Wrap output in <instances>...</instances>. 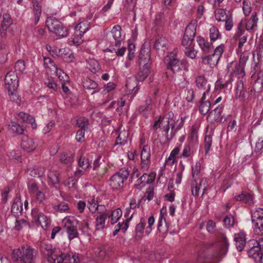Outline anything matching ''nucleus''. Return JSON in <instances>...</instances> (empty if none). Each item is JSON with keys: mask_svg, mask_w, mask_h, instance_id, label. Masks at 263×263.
<instances>
[{"mask_svg": "<svg viewBox=\"0 0 263 263\" xmlns=\"http://www.w3.org/2000/svg\"><path fill=\"white\" fill-rule=\"evenodd\" d=\"M11 24L12 18L10 14L7 13H4L1 27L3 28H8Z\"/></svg>", "mask_w": 263, "mask_h": 263, "instance_id": "obj_42", "label": "nucleus"}, {"mask_svg": "<svg viewBox=\"0 0 263 263\" xmlns=\"http://www.w3.org/2000/svg\"><path fill=\"white\" fill-rule=\"evenodd\" d=\"M154 195V189L152 186H149L148 187L145 192V196L146 199L150 201L151 200Z\"/></svg>", "mask_w": 263, "mask_h": 263, "instance_id": "obj_63", "label": "nucleus"}, {"mask_svg": "<svg viewBox=\"0 0 263 263\" xmlns=\"http://www.w3.org/2000/svg\"><path fill=\"white\" fill-rule=\"evenodd\" d=\"M254 243H252L253 246L248 250V254L250 257L253 258L256 263H258L261 259L260 256L262 254V251L260 248L255 243V241L253 240Z\"/></svg>", "mask_w": 263, "mask_h": 263, "instance_id": "obj_14", "label": "nucleus"}, {"mask_svg": "<svg viewBox=\"0 0 263 263\" xmlns=\"http://www.w3.org/2000/svg\"><path fill=\"white\" fill-rule=\"evenodd\" d=\"M128 133L127 131L124 130L121 132L116 140L115 145H124L127 142V137Z\"/></svg>", "mask_w": 263, "mask_h": 263, "instance_id": "obj_33", "label": "nucleus"}, {"mask_svg": "<svg viewBox=\"0 0 263 263\" xmlns=\"http://www.w3.org/2000/svg\"><path fill=\"white\" fill-rule=\"evenodd\" d=\"M97 211L99 214V215H108L109 212L106 208V206L104 205L99 204L97 205Z\"/></svg>", "mask_w": 263, "mask_h": 263, "instance_id": "obj_60", "label": "nucleus"}, {"mask_svg": "<svg viewBox=\"0 0 263 263\" xmlns=\"http://www.w3.org/2000/svg\"><path fill=\"white\" fill-rule=\"evenodd\" d=\"M44 171L45 169L43 167H30L27 168L26 170L27 173L34 177H40L42 176Z\"/></svg>", "mask_w": 263, "mask_h": 263, "instance_id": "obj_32", "label": "nucleus"}, {"mask_svg": "<svg viewBox=\"0 0 263 263\" xmlns=\"http://www.w3.org/2000/svg\"><path fill=\"white\" fill-rule=\"evenodd\" d=\"M163 123L164 124L163 125H162V126H161L160 128L165 132L166 138L167 140L168 141L171 140L173 138V137L175 136V132H174H174L173 131L174 128H175V125L174 124L171 125L172 131L171 132L170 136H169L168 131L170 130V124H169L168 120H164L163 122Z\"/></svg>", "mask_w": 263, "mask_h": 263, "instance_id": "obj_27", "label": "nucleus"}, {"mask_svg": "<svg viewBox=\"0 0 263 263\" xmlns=\"http://www.w3.org/2000/svg\"><path fill=\"white\" fill-rule=\"evenodd\" d=\"M14 229L17 231H20L24 226L27 225V223L26 220L21 219H16Z\"/></svg>", "mask_w": 263, "mask_h": 263, "instance_id": "obj_59", "label": "nucleus"}, {"mask_svg": "<svg viewBox=\"0 0 263 263\" xmlns=\"http://www.w3.org/2000/svg\"><path fill=\"white\" fill-rule=\"evenodd\" d=\"M6 89L11 95L15 91L18 86V79L14 71H9L5 76L4 80Z\"/></svg>", "mask_w": 263, "mask_h": 263, "instance_id": "obj_8", "label": "nucleus"}, {"mask_svg": "<svg viewBox=\"0 0 263 263\" xmlns=\"http://www.w3.org/2000/svg\"><path fill=\"white\" fill-rule=\"evenodd\" d=\"M154 180V176L151 175L144 174L139 179V183H145L147 184L152 183Z\"/></svg>", "mask_w": 263, "mask_h": 263, "instance_id": "obj_48", "label": "nucleus"}, {"mask_svg": "<svg viewBox=\"0 0 263 263\" xmlns=\"http://www.w3.org/2000/svg\"><path fill=\"white\" fill-rule=\"evenodd\" d=\"M37 247L39 248L41 252L47 258L52 256L53 252V247L48 240H41L37 243Z\"/></svg>", "mask_w": 263, "mask_h": 263, "instance_id": "obj_12", "label": "nucleus"}, {"mask_svg": "<svg viewBox=\"0 0 263 263\" xmlns=\"http://www.w3.org/2000/svg\"><path fill=\"white\" fill-rule=\"evenodd\" d=\"M53 72L57 73L59 80L61 81L63 91L66 93V83L64 80V78L66 77V73L63 70L58 68H57L55 71H53Z\"/></svg>", "mask_w": 263, "mask_h": 263, "instance_id": "obj_41", "label": "nucleus"}, {"mask_svg": "<svg viewBox=\"0 0 263 263\" xmlns=\"http://www.w3.org/2000/svg\"><path fill=\"white\" fill-rule=\"evenodd\" d=\"M255 219L263 220V209L259 208L252 213V221L254 224L255 223Z\"/></svg>", "mask_w": 263, "mask_h": 263, "instance_id": "obj_45", "label": "nucleus"}, {"mask_svg": "<svg viewBox=\"0 0 263 263\" xmlns=\"http://www.w3.org/2000/svg\"><path fill=\"white\" fill-rule=\"evenodd\" d=\"M223 221L226 226L232 227L234 225V217L231 215H227L225 217Z\"/></svg>", "mask_w": 263, "mask_h": 263, "instance_id": "obj_61", "label": "nucleus"}, {"mask_svg": "<svg viewBox=\"0 0 263 263\" xmlns=\"http://www.w3.org/2000/svg\"><path fill=\"white\" fill-rule=\"evenodd\" d=\"M37 254V251L29 246H23L14 250L12 259L14 263H33Z\"/></svg>", "mask_w": 263, "mask_h": 263, "instance_id": "obj_1", "label": "nucleus"}, {"mask_svg": "<svg viewBox=\"0 0 263 263\" xmlns=\"http://www.w3.org/2000/svg\"><path fill=\"white\" fill-rule=\"evenodd\" d=\"M150 69L140 67V70L136 77H135L139 81H144L148 76Z\"/></svg>", "mask_w": 263, "mask_h": 263, "instance_id": "obj_35", "label": "nucleus"}, {"mask_svg": "<svg viewBox=\"0 0 263 263\" xmlns=\"http://www.w3.org/2000/svg\"><path fill=\"white\" fill-rule=\"evenodd\" d=\"M236 91V98L241 101H246L250 97V92L242 80L237 82Z\"/></svg>", "mask_w": 263, "mask_h": 263, "instance_id": "obj_13", "label": "nucleus"}, {"mask_svg": "<svg viewBox=\"0 0 263 263\" xmlns=\"http://www.w3.org/2000/svg\"><path fill=\"white\" fill-rule=\"evenodd\" d=\"M88 124V120L85 117H81L77 120V125L81 128L85 129Z\"/></svg>", "mask_w": 263, "mask_h": 263, "instance_id": "obj_58", "label": "nucleus"}, {"mask_svg": "<svg viewBox=\"0 0 263 263\" xmlns=\"http://www.w3.org/2000/svg\"><path fill=\"white\" fill-rule=\"evenodd\" d=\"M37 220L39 224L43 229H46L50 222L48 218L41 212L37 214Z\"/></svg>", "mask_w": 263, "mask_h": 263, "instance_id": "obj_37", "label": "nucleus"}, {"mask_svg": "<svg viewBox=\"0 0 263 263\" xmlns=\"http://www.w3.org/2000/svg\"><path fill=\"white\" fill-rule=\"evenodd\" d=\"M193 41L194 40L183 36L181 43L182 45L185 48V54L192 59L195 58L197 53L194 49V46L192 45Z\"/></svg>", "mask_w": 263, "mask_h": 263, "instance_id": "obj_10", "label": "nucleus"}, {"mask_svg": "<svg viewBox=\"0 0 263 263\" xmlns=\"http://www.w3.org/2000/svg\"><path fill=\"white\" fill-rule=\"evenodd\" d=\"M133 215V214H132L130 217L127 218L125 220L123 221L122 223L119 222L117 224V227L120 228V230H121L123 233H125L128 228V223L132 218Z\"/></svg>", "mask_w": 263, "mask_h": 263, "instance_id": "obj_49", "label": "nucleus"}, {"mask_svg": "<svg viewBox=\"0 0 263 263\" xmlns=\"http://www.w3.org/2000/svg\"><path fill=\"white\" fill-rule=\"evenodd\" d=\"M78 165L83 169H86L90 166L88 159L84 157L81 156L78 161Z\"/></svg>", "mask_w": 263, "mask_h": 263, "instance_id": "obj_52", "label": "nucleus"}, {"mask_svg": "<svg viewBox=\"0 0 263 263\" xmlns=\"http://www.w3.org/2000/svg\"><path fill=\"white\" fill-rule=\"evenodd\" d=\"M48 177L51 183L53 185H55L60 182L59 174L55 172L49 171Z\"/></svg>", "mask_w": 263, "mask_h": 263, "instance_id": "obj_40", "label": "nucleus"}, {"mask_svg": "<svg viewBox=\"0 0 263 263\" xmlns=\"http://www.w3.org/2000/svg\"><path fill=\"white\" fill-rule=\"evenodd\" d=\"M82 84L85 88L88 89H95L98 87V84L93 80L89 78L84 79Z\"/></svg>", "mask_w": 263, "mask_h": 263, "instance_id": "obj_34", "label": "nucleus"}, {"mask_svg": "<svg viewBox=\"0 0 263 263\" xmlns=\"http://www.w3.org/2000/svg\"><path fill=\"white\" fill-rule=\"evenodd\" d=\"M234 240L235 241V245L239 251H241L246 245V235L243 232H239L235 235Z\"/></svg>", "mask_w": 263, "mask_h": 263, "instance_id": "obj_20", "label": "nucleus"}, {"mask_svg": "<svg viewBox=\"0 0 263 263\" xmlns=\"http://www.w3.org/2000/svg\"><path fill=\"white\" fill-rule=\"evenodd\" d=\"M121 30V28L120 25H116L110 32L106 33V41L109 43L110 46L120 47L122 41Z\"/></svg>", "mask_w": 263, "mask_h": 263, "instance_id": "obj_6", "label": "nucleus"}, {"mask_svg": "<svg viewBox=\"0 0 263 263\" xmlns=\"http://www.w3.org/2000/svg\"><path fill=\"white\" fill-rule=\"evenodd\" d=\"M203 182V180L202 179L200 181L199 186L197 185V183L196 180H194V182L193 183L192 187V194L194 196H197L199 195L198 191L200 187H201V183Z\"/></svg>", "mask_w": 263, "mask_h": 263, "instance_id": "obj_57", "label": "nucleus"}, {"mask_svg": "<svg viewBox=\"0 0 263 263\" xmlns=\"http://www.w3.org/2000/svg\"><path fill=\"white\" fill-rule=\"evenodd\" d=\"M218 246L219 247V252L212 254L211 256H207L204 259L205 263L213 262L218 256H223L227 253L229 248V242L226 235L223 234H220L218 236Z\"/></svg>", "mask_w": 263, "mask_h": 263, "instance_id": "obj_4", "label": "nucleus"}, {"mask_svg": "<svg viewBox=\"0 0 263 263\" xmlns=\"http://www.w3.org/2000/svg\"><path fill=\"white\" fill-rule=\"evenodd\" d=\"M228 17L226 11L223 9H219L215 13V18L218 21H224Z\"/></svg>", "mask_w": 263, "mask_h": 263, "instance_id": "obj_47", "label": "nucleus"}, {"mask_svg": "<svg viewBox=\"0 0 263 263\" xmlns=\"http://www.w3.org/2000/svg\"><path fill=\"white\" fill-rule=\"evenodd\" d=\"M67 99L73 108L77 107L79 105V99L76 93L71 92L67 87Z\"/></svg>", "mask_w": 263, "mask_h": 263, "instance_id": "obj_26", "label": "nucleus"}, {"mask_svg": "<svg viewBox=\"0 0 263 263\" xmlns=\"http://www.w3.org/2000/svg\"><path fill=\"white\" fill-rule=\"evenodd\" d=\"M227 68L229 72L231 74L235 75L238 78H242L246 75L245 67L236 61H233L228 64Z\"/></svg>", "mask_w": 263, "mask_h": 263, "instance_id": "obj_11", "label": "nucleus"}, {"mask_svg": "<svg viewBox=\"0 0 263 263\" xmlns=\"http://www.w3.org/2000/svg\"><path fill=\"white\" fill-rule=\"evenodd\" d=\"M108 215H99L96 218V228L98 230H102L104 228L105 219Z\"/></svg>", "mask_w": 263, "mask_h": 263, "instance_id": "obj_39", "label": "nucleus"}, {"mask_svg": "<svg viewBox=\"0 0 263 263\" xmlns=\"http://www.w3.org/2000/svg\"><path fill=\"white\" fill-rule=\"evenodd\" d=\"M138 82L136 78H128L126 81V86L128 92L136 94L139 90L138 87Z\"/></svg>", "mask_w": 263, "mask_h": 263, "instance_id": "obj_21", "label": "nucleus"}, {"mask_svg": "<svg viewBox=\"0 0 263 263\" xmlns=\"http://www.w3.org/2000/svg\"><path fill=\"white\" fill-rule=\"evenodd\" d=\"M256 51L257 56L260 58H263V41H261L257 45Z\"/></svg>", "mask_w": 263, "mask_h": 263, "instance_id": "obj_64", "label": "nucleus"}, {"mask_svg": "<svg viewBox=\"0 0 263 263\" xmlns=\"http://www.w3.org/2000/svg\"><path fill=\"white\" fill-rule=\"evenodd\" d=\"M46 26L48 30L54 33L57 35L63 37L65 33L64 27L61 23L56 18L51 16L46 21Z\"/></svg>", "mask_w": 263, "mask_h": 263, "instance_id": "obj_7", "label": "nucleus"}, {"mask_svg": "<svg viewBox=\"0 0 263 263\" xmlns=\"http://www.w3.org/2000/svg\"><path fill=\"white\" fill-rule=\"evenodd\" d=\"M41 1L39 2L36 0L32 1L33 12L34 15V24H37L42 12Z\"/></svg>", "mask_w": 263, "mask_h": 263, "instance_id": "obj_22", "label": "nucleus"}, {"mask_svg": "<svg viewBox=\"0 0 263 263\" xmlns=\"http://www.w3.org/2000/svg\"><path fill=\"white\" fill-rule=\"evenodd\" d=\"M223 110V106L218 105L210 112L209 116H213L214 120L217 122H224L226 118L224 117V115L222 114Z\"/></svg>", "mask_w": 263, "mask_h": 263, "instance_id": "obj_17", "label": "nucleus"}, {"mask_svg": "<svg viewBox=\"0 0 263 263\" xmlns=\"http://www.w3.org/2000/svg\"><path fill=\"white\" fill-rule=\"evenodd\" d=\"M235 198L237 201H241L248 204L253 203V197L252 195L247 192H242Z\"/></svg>", "mask_w": 263, "mask_h": 263, "instance_id": "obj_28", "label": "nucleus"}, {"mask_svg": "<svg viewBox=\"0 0 263 263\" xmlns=\"http://www.w3.org/2000/svg\"><path fill=\"white\" fill-rule=\"evenodd\" d=\"M44 65L47 73L52 74V72L55 71L58 68L51 58L48 57L44 58Z\"/></svg>", "mask_w": 263, "mask_h": 263, "instance_id": "obj_25", "label": "nucleus"}, {"mask_svg": "<svg viewBox=\"0 0 263 263\" xmlns=\"http://www.w3.org/2000/svg\"><path fill=\"white\" fill-rule=\"evenodd\" d=\"M67 233L68 234V238L70 240L78 236L77 227L67 228Z\"/></svg>", "mask_w": 263, "mask_h": 263, "instance_id": "obj_51", "label": "nucleus"}, {"mask_svg": "<svg viewBox=\"0 0 263 263\" xmlns=\"http://www.w3.org/2000/svg\"><path fill=\"white\" fill-rule=\"evenodd\" d=\"M84 34L81 30L77 28L76 26L74 27V37L72 40L68 42V44L70 45H79L82 43L81 38Z\"/></svg>", "mask_w": 263, "mask_h": 263, "instance_id": "obj_24", "label": "nucleus"}, {"mask_svg": "<svg viewBox=\"0 0 263 263\" xmlns=\"http://www.w3.org/2000/svg\"><path fill=\"white\" fill-rule=\"evenodd\" d=\"M21 146L24 151L30 152L35 149L37 144L32 139L25 136L22 140Z\"/></svg>", "mask_w": 263, "mask_h": 263, "instance_id": "obj_15", "label": "nucleus"}, {"mask_svg": "<svg viewBox=\"0 0 263 263\" xmlns=\"http://www.w3.org/2000/svg\"><path fill=\"white\" fill-rule=\"evenodd\" d=\"M213 107L212 103L209 100H206L205 102H200L199 110L202 115H205L209 112L210 109Z\"/></svg>", "mask_w": 263, "mask_h": 263, "instance_id": "obj_31", "label": "nucleus"}, {"mask_svg": "<svg viewBox=\"0 0 263 263\" xmlns=\"http://www.w3.org/2000/svg\"><path fill=\"white\" fill-rule=\"evenodd\" d=\"M212 142V137L209 135H206L204 137V148L205 155L208 154Z\"/></svg>", "mask_w": 263, "mask_h": 263, "instance_id": "obj_50", "label": "nucleus"}, {"mask_svg": "<svg viewBox=\"0 0 263 263\" xmlns=\"http://www.w3.org/2000/svg\"><path fill=\"white\" fill-rule=\"evenodd\" d=\"M145 220L143 218H141L140 222L136 227L135 232L136 236L141 237V235L143 232V230L145 228Z\"/></svg>", "mask_w": 263, "mask_h": 263, "instance_id": "obj_43", "label": "nucleus"}, {"mask_svg": "<svg viewBox=\"0 0 263 263\" xmlns=\"http://www.w3.org/2000/svg\"><path fill=\"white\" fill-rule=\"evenodd\" d=\"M168 41L162 35H158L155 41L154 48L159 54L163 55L168 49Z\"/></svg>", "mask_w": 263, "mask_h": 263, "instance_id": "obj_9", "label": "nucleus"}, {"mask_svg": "<svg viewBox=\"0 0 263 263\" xmlns=\"http://www.w3.org/2000/svg\"><path fill=\"white\" fill-rule=\"evenodd\" d=\"M139 63L140 67L151 68V62L149 52H146L144 49H141L139 54Z\"/></svg>", "mask_w": 263, "mask_h": 263, "instance_id": "obj_16", "label": "nucleus"}, {"mask_svg": "<svg viewBox=\"0 0 263 263\" xmlns=\"http://www.w3.org/2000/svg\"><path fill=\"white\" fill-rule=\"evenodd\" d=\"M263 89V72H260L258 73L257 79L255 81L253 85V89L255 92H260Z\"/></svg>", "mask_w": 263, "mask_h": 263, "instance_id": "obj_29", "label": "nucleus"}, {"mask_svg": "<svg viewBox=\"0 0 263 263\" xmlns=\"http://www.w3.org/2000/svg\"><path fill=\"white\" fill-rule=\"evenodd\" d=\"M197 42L204 54H209L213 49L212 44L205 41L201 36L197 37Z\"/></svg>", "mask_w": 263, "mask_h": 263, "instance_id": "obj_19", "label": "nucleus"}, {"mask_svg": "<svg viewBox=\"0 0 263 263\" xmlns=\"http://www.w3.org/2000/svg\"><path fill=\"white\" fill-rule=\"evenodd\" d=\"M176 53L171 52L169 55L164 59V63L166 68L171 70L174 73L178 72L182 70L183 67V62L177 59Z\"/></svg>", "mask_w": 263, "mask_h": 263, "instance_id": "obj_5", "label": "nucleus"}, {"mask_svg": "<svg viewBox=\"0 0 263 263\" xmlns=\"http://www.w3.org/2000/svg\"><path fill=\"white\" fill-rule=\"evenodd\" d=\"M9 127L10 129L14 133H16L20 135L23 134L24 133V128L16 122H11L9 124Z\"/></svg>", "mask_w": 263, "mask_h": 263, "instance_id": "obj_38", "label": "nucleus"}, {"mask_svg": "<svg viewBox=\"0 0 263 263\" xmlns=\"http://www.w3.org/2000/svg\"><path fill=\"white\" fill-rule=\"evenodd\" d=\"M88 66L90 71L92 73L97 72L100 69V65L97 61L94 59H89L87 61Z\"/></svg>", "mask_w": 263, "mask_h": 263, "instance_id": "obj_36", "label": "nucleus"}, {"mask_svg": "<svg viewBox=\"0 0 263 263\" xmlns=\"http://www.w3.org/2000/svg\"><path fill=\"white\" fill-rule=\"evenodd\" d=\"M239 63L242 67H245L247 61L248 60L249 53L246 51L240 52Z\"/></svg>", "mask_w": 263, "mask_h": 263, "instance_id": "obj_53", "label": "nucleus"}, {"mask_svg": "<svg viewBox=\"0 0 263 263\" xmlns=\"http://www.w3.org/2000/svg\"><path fill=\"white\" fill-rule=\"evenodd\" d=\"M135 45L134 44H129L128 46V54L127 58L129 60H132L135 57Z\"/></svg>", "mask_w": 263, "mask_h": 263, "instance_id": "obj_62", "label": "nucleus"}, {"mask_svg": "<svg viewBox=\"0 0 263 263\" xmlns=\"http://www.w3.org/2000/svg\"><path fill=\"white\" fill-rule=\"evenodd\" d=\"M180 148L179 147H176L171 152L169 157L167 159V161H172V164H173L176 162V156L179 154Z\"/></svg>", "mask_w": 263, "mask_h": 263, "instance_id": "obj_56", "label": "nucleus"}, {"mask_svg": "<svg viewBox=\"0 0 263 263\" xmlns=\"http://www.w3.org/2000/svg\"><path fill=\"white\" fill-rule=\"evenodd\" d=\"M196 85L199 89H202L206 84V80L203 76H198L196 79Z\"/></svg>", "mask_w": 263, "mask_h": 263, "instance_id": "obj_55", "label": "nucleus"}, {"mask_svg": "<svg viewBox=\"0 0 263 263\" xmlns=\"http://www.w3.org/2000/svg\"><path fill=\"white\" fill-rule=\"evenodd\" d=\"M122 211L120 209L114 210L110 215L111 217L110 220L111 224H115L122 216Z\"/></svg>", "mask_w": 263, "mask_h": 263, "instance_id": "obj_46", "label": "nucleus"}, {"mask_svg": "<svg viewBox=\"0 0 263 263\" xmlns=\"http://www.w3.org/2000/svg\"><path fill=\"white\" fill-rule=\"evenodd\" d=\"M80 259L78 255L73 253H67V263H79Z\"/></svg>", "mask_w": 263, "mask_h": 263, "instance_id": "obj_54", "label": "nucleus"}, {"mask_svg": "<svg viewBox=\"0 0 263 263\" xmlns=\"http://www.w3.org/2000/svg\"><path fill=\"white\" fill-rule=\"evenodd\" d=\"M23 203L20 199H16L11 206V212L15 217H17L22 214Z\"/></svg>", "mask_w": 263, "mask_h": 263, "instance_id": "obj_23", "label": "nucleus"}, {"mask_svg": "<svg viewBox=\"0 0 263 263\" xmlns=\"http://www.w3.org/2000/svg\"><path fill=\"white\" fill-rule=\"evenodd\" d=\"M223 45L221 44L215 49L213 53L202 56L201 57L202 63L209 65L210 68L216 67L223 52Z\"/></svg>", "mask_w": 263, "mask_h": 263, "instance_id": "obj_2", "label": "nucleus"}, {"mask_svg": "<svg viewBox=\"0 0 263 263\" xmlns=\"http://www.w3.org/2000/svg\"><path fill=\"white\" fill-rule=\"evenodd\" d=\"M150 157V147L147 145H144L141 152V165L142 167L148 165Z\"/></svg>", "mask_w": 263, "mask_h": 263, "instance_id": "obj_18", "label": "nucleus"}, {"mask_svg": "<svg viewBox=\"0 0 263 263\" xmlns=\"http://www.w3.org/2000/svg\"><path fill=\"white\" fill-rule=\"evenodd\" d=\"M196 27L192 23H190L186 27L183 36L194 40Z\"/></svg>", "mask_w": 263, "mask_h": 263, "instance_id": "obj_30", "label": "nucleus"}, {"mask_svg": "<svg viewBox=\"0 0 263 263\" xmlns=\"http://www.w3.org/2000/svg\"><path fill=\"white\" fill-rule=\"evenodd\" d=\"M210 37L212 41H215L217 39L220 37L218 29L215 26H213L210 29Z\"/></svg>", "mask_w": 263, "mask_h": 263, "instance_id": "obj_44", "label": "nucleus"}, {"mask_svg": "<svg viewBox=\"0 0 263 263\" xmlns=\"http://www.w3.org/2000/svg\"><path fill=\"white\" fill-rule=\"evenodd\" d=\"M129 175L127 168H122L110 178V185L114 190H119L123 187V183Z\"/></svg>", "mask_w": 263, "mask_h": 263, "instance_id": "obj_3", "label": "nucleus"}]
</instances>
